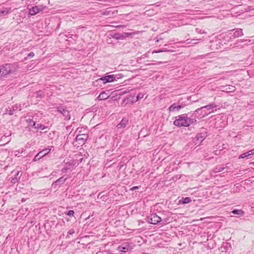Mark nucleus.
Listing matches in <instances>:
<instances>
[{
	"label": "nucleus",
	"instance_id": "nucleus-1",
	"mask_svg": "<svg viewBox=\"0 0 254 254\" xmlns=\"http://www.w3.org/2000/svg\"><path fill=\"white\" fill-rule=\"evenodd\" d=\"M196 122V120L190 119L184 115H182L178 117L174 122V124L178 127H189L190 124Z\"/></svg>",
	"mask_w": 254,
	"mask_h": 254
},
{
	"label": "nucleus",
	"instance_id": "nucleus-2",
	"mask_svg": "<svg viewBox=\"0 0 254 254\" xmlns=\"http://www.w3.org/2000/svg\"><path fill=\"white\" fill-rule=\"evenodd\" d=\"M137 32H122L117 33L111 32L109 33V37L114 38L116 40H126L127 38H132L133 36H134Z\"/></svg>",
	"mask_w": 254,
	"mask_h": 254
},
{
	"label": "nucleus",
	"instance_id": "nucleus-3",
	"mask_svg": "<svg viewBox=\"0 0 254 254\" xmlns=\"http://www.w3.org/2000/svg\"><path fill=\"white\" fill-rule=\"evenodd\" d=\"M14 64H5L0 65V77H5L11 72L15 71Z\"/></svg>",
	"mask_w": 254,
	"mask_h": 254
},
{
	"label": "nucleus",
	"instance_id": "nucleus-4",
	"mask_svg": "<svg viewBox=\"0 0 254 254\" xmlns=\"http://www.w3.org/2000/svg\"><path fill=\"white\" fill-rule=\"evenodd\" d=\"M191 96H186L184 99L182 98L179 101H183L179 105H177L174 103L172 104L169 108V110L170 112H174L175 111H179L181 109L184 108L185 106L189 105L190 103V99Z\"/></svg>",
	"mask_w": 254,
	"mask_h": 254
},
{
	"label": "nucleus",
	"instance_id": "nucleus-5",
	"mask_svg": "<svg viewBox=\"0 0 254 254\" xmlns=\"http://www.w3.org/2000/svg\"><path fill=\"white\" fill-rule=\"evenodd\" d=\"M50 23L48 25L49 28H51L53 31H57L60 28L61 21L57 18H53L50 20Z\"/></svg>",
	"mask_w": 254,
	"mask_h": 254
},
{
	"label": "nucleus",
	"instance_id": "nucleus-6",
	"mask_svg": "<svg viewBox=\"0 0 254 254\" xmlns=\"http://www.w3.org/2000/svg\"><path fill=\"white\" fill-rule=\"evenodd\" d=\"M115 77L114 74H105L97 80V82L102 81V83L105 84L107 83L112 82L115 81Z\"/></svg>",
	"mask_w": 254,
	"mask_h": 254
},
{
	"label": "nucleus",
	"instance_id": "nucleus-7",
	"mask_svg": "<svg viewBox=\"0 0 254 254\" xmlns=\"http://www.w3.org/2000/svg\"><path fill=\"white\" fill-rule=\"evenodd\" d=\"M133 245L132 243L126 242L123 243L119 247L118 250L120 252L126 253L133 249Z\"/></svg>",
	"mask_w": 254,
	"mask_h": 254
},
{
	"label": "nucleus",
	"instance_id": "nucleus-8",
	"mask_svg": "<svg viewBox=\"0 0 254 254\" xmlns=\"http://www.w3.org/2000/svg\"><path fill=\"white\" fill-rule=\"evenodd\" d=\"M162 220V219L160 217L158 216L155 213H153L150 214L147 217V222L151 224H157L158 223L160 222Z\"/></svg>",
	"mask_w": 254,
	"mask_h": 254
},
{
	"label": "nucleus",
	"instance_id": "nucleus-9",
	"mask_svg": "<svg viewBox=\"0 0 254 254\" xmlns=\"http://www.w3.org/2000/svg\"><path fill=\"white\" fill-rule=\"evenodd\" d=\"M208 114L209 113L206 112V110H204V108H202V107L196 109L193 113V115L195 117L199 119L203 118L207 116Z\"/></svg>",
	"mask_w": 254,
	"mask_h": 254
},
{
	"label": "nucleus",
	"instance_id": "nucleus-10",
	"mask_svg": "<svg viewBox=\"0 0 254 254\" xmlns=\"http://www.w3.org/2000/svg\"><path fill=\"white\" fill-rule=\"evenodd\" d=\"M51 151L50 148H46L40 151L34 158V161H37L41 158L44 157L46 155L48 154Z\"/></svg>",
	"mask_w": 254,
	"mask_h": 254
},
{
	"label": "nucleus",
	"instance_id": "nucleus-11",
	"mask_svg": "<svg viewBox=\"0 0 254 254\" xmlns=\"http://www.w3.org/2000/svg\"><path fill=\"white\" fill-rule=\"evenodd\" d=\"M88 137V135L86 133H83L80 134H78L75 140L76 141L78 142L79 144H84L86 141L87 140Z\"/></svg>",
	"mask_w": 254,
	"mask_h": 254
},
{
	"label": "nucleus",
	"instance_id": "nucleus-12",
	"mask_svg": "<svg viewBox=\"0 0 254 254\" xmlns=\"http://www.w3.org/2000/svg\"><path fill=\"white\" fill-rule=\"evenodd\" d=\"M143 97V96H128L127 98L124 99V103H125L126 104H131L136 102L139 99L142 98Z\"/></svg>",
	"mask_w": 254,
	"mask_h": 254
},
{
	"label": "nucleus",
	"instance_id": "nucleus-13",
	"mask_svg": "<svg viewBox=\"0 0 254 254\" xmlns=\"http://www.w3.org/2000/svg\"><path fill=\"white\" fill-rule=\"evenodd\" d=\"M57 111L63 115L66 120H69L70 116L69 112L66 109L64 108L63 107L59 106L57 107Z\"/></svg>",
	"mask_w": 254,
	"mask_h": 254
},
{
	"label": "nucleus",
	"instance_id": "nucleus-14",
	"mask_svg": "<svg viewBox=\"0 0 254 254\" xmlns=\"http://www.w3.org/2000/svg\"><path fill=\"white\" fill-rule=\"evenodd\" d=\"M67 178H64V176L61 177L52 184V187L55 189H57L58 187H60L61 185L64 184Z\"/></svg>",
	"mask_w": 254,
	"mask_h": 254
},
{
	"label": "nucleus",
	"instance_id": "nucleus-15",
	"mask_svg": "<svg viewBox=\"0 0 254 254\" xmlns=\"http://www.w3.org/2000/svg\"><path fill=\"white\" fill-rule=\"evenodd\" d=\"M207 133L206 132L198 133L196 136L194 137V142L198 141V142H202L203 140L206 137Z\"/></svg>",
	"mask_w": 254,
	"mask_h": 254
},
{
	"label": "nucleus",
	"instance_id": "nucleus-16",
	"mask_svg": "<svg viewBox=\"0 0 254 254\" xmlns=\"http://www.w3.org/2000/svg\"><path fill=\"white\" fill-rule=\"evenodd\" d=\"M128 120H129V118L128 116L125 117L124 118H123L122 119L121 122L117 125V127L118 129L125 128L127 127V123L128 122Z\"/></svg>",
	"mask_w": 254,
	"mask_h": 254
},
{
	"label": "nucleus",
	"instance_id": "nucleus-17",
	"mask_svg": "<svg viewBox=\"0 0 254 254\" xmlns=\"http://www.w3.org/2000/svg\"><path fill=\"white\" fill-rule=\"evenodd\" d=\"M129 92V90L128 89L114 91L111 92L109 95H124V94H127Z\"/></svg>",
	"mask_w": 254,
	"mask_h": 254
},
{
	"label": "nucleus",
	"instance_id": "nucleus-18",
	"mask_svg": "<svg viewBox=\"0 0 254 254\" xmlns=\"http://www.w3.org/2000/svg\"><path fill=\"white\" fill-rule=\"evenodd\" d=\"M216 107V105L215 104L212 103L205 106H203L202 108H204V110H207L208 111H210L208 113L209 114H210V113L214 111V109Z\"/></svg>",
	"mask_w": 254,
	"mask_h": 254
},
{
	"label": "nucleus",
	"instance_id": "nucleus-19",
	"mask_svg": "<svg viewBox=\"0 0 254 254\" xmlns=\"http://www.w3.org/2000/svg\"><path fill=\"white\" fill-rule=\"evenodd\" d=\"M232 31H234L233 36L234 38L239 37L243 34V30L242 29H233Z\"/></svg>",
	"mask_w": 254,
	"mask_h": 254
},
{
	"label": "nucleus",
	"instance_id": "nucleus-20",
	"mask_svg": "<svg viewBox=\"0 0 254 254\" xmlns=\"http://www.w3.org/2000/svg\"><path fill=\"white\" fill-rule=\"evenodd\" d=\"M253 151H254V150H251L247 152H245V153L242 154L239 156V158H246V157H247L250 156L251 155H253L254 154Z\"/></svg>",
	"mask_w": 254,
	"mask_h": 254
},
{
	"label": "nucleus",
	"instance_id": "nucleus-21",
	"mask_svg": "<svg viewBox=\"0 0 254 254\" xmlns=\"http://www.w3.org/2000/svg\"><path fill=\"white\" fill-rule=\"evenodd\" d=\"M38 13H39V11L36 6H33L29 9V14L31 15H34Z\"/></svg>",
	"mask_w": 254,
	"mask_h": 254
},
{
	"label": "nucleus",
	"instance_id": "nucleus-22",
	"mask_svg": "<svg viewBox=\"0 0 254 254\" xmlns=\"http://www.w3.org/2000/svg\"><path fill=\"white\" fill-rule=\"evenodd\" d=\"M191 201L190 197H186L184 198H183L182 200H180L179 201L180 203L182 204H187L190 203Z\"/></svg>",
	"mask_w": 254,
	"mask_h": 254
},
{
	"label": "nucleus",
	"instance_id": "nucleus-23",
	"mask_svg": "<svg viewBox=\"0 0 254 254\" xmlns=\"http://www.w3.org/2000/svg\"><path fill=\"white\" fill-rule=\"evenodd\" d=\"M26 122L28 124V126L30 127H35L36 125V123L30 118H28V119H27Z\"/></svg>",
	"mask_w": 254,
	"mask_h": 254
},
{
	"label": "nucleus",
	"instance_id": "nucleus-24",
	"mask_svg": "<svg viewBox=\"0 0 254 254\" xmlns=\"http://www.w3.org/2000/svg\"><path fill=\"white\" fill-rule=\"evenodd\" d=\"M232 213L233 214H236V215H243L244 214V211L241 210V209H234L232 211Z\"/></svg>",
	"mask_w": 254,
	"mask_h": 254
},
{
	"label": "nucleus",
	"instance_id": "nucleus-25",
	"mask_svg": "<svg viewBox=\"0 0 254 254\" xmlns=\"http://www.w3.org/2000/svg\"><path fill=\"white\" fill-rule=\"evenodd\" d=\"M35 128H36V129H40L41 130H44L47 128H48L47 127H46L44 125H41V124H36V125L34 127Z\"/></svg>",
	"mask_w": 254,
	"mask_h": 254
},
{
	"label": "nucleus",
	"instance_id": "nucleus-26",
	"mask_svg": "<svg viewBox=\"0 0 254 254\" xmlns=\"http://www.w3.org/2000/svg\"><path fill=\"white\" fill-rule=\"evenodd\" d=\"M8 13H9V10L7 8H5L3 10H0V16H2L4 15H5L7 14Z\"/></svg>",
	"mask_w": 254,
	"mask_h": 254
},
{
	"label": "nucleus",
	"instance_id": "nucleus-27",
	"mask_svg": "<svg viewBox=\"0 0 254 254\" xmlns=\"http://www.w3.org/2000/svg\"><path fill=\"white\" fill-rule=\"evenodd\" d=\"M225 90H226V93L231 92H232V91H234L235 90V87L232 86H231V87L230 86H227L226 87Z\"/></svg>",
	"mask_w": 254,
	"mask_h": 254
},
{
	"label": "nucleus",
	"instance_id": "nucleus-28",
	"mask_svg": "<svg viewBox=\"0 0 254 254\" xmlns=\"http://www.w3.org/2000/svg\"><path fill=\"white\" fill-rule=\"evenodd\" d=\"M35 6L37 8L39 12H40V11H43L45 8H46V5L44 6V5H42V4H39L38 5H35Z\"/></svg>",
	"mask_w": 254,
	"mask_h": 254
},
{
	"label": "nucleus",
	"instance_id": "nucleus-29",
	"mask_svg": "<svg viewBox=\"0 0 254 254\" xmlns=\"http://www.w3.org/2000/svg\"><path fill=\"white\" fill-rule=\"evenodd\" d=\"M111 12V10H106L105 11H101L100 14L102 15H104V16L109 15L110 14Z\"/></svg>",
	"mask_w": 254,
	"mask_h": 254
},
{
	"label": "nucleus",
	"instance_id": "nucleus-30",
	"mask_svg": "<svg viewBox=\"0 0 254 254\" xmlns=\"http://www.w3.org/2000/svg\"><path fill=\"white\" fill-rule=\"evenodd\" d=\"M224 169V167H217L213 170V171L215 173H219L223 171Z\"/></svg>",
	"mask_w": 254,
	"mask_h": 254
},
{
	"label": "nucleus",
	"instance_id": "nucleus-31",
	"mask_svg": "<svg viewBox=\"0 0 254 254\" xmlns=\"http://www.w3.org/2000/svg\"><path fill=\"white\" fill-rule=\"evenodd\" d=\"M110 96H108L107 98H104V96H97V97L95 99L96 101H101L104 100H106Z\"/></svg>",
	"mask_w": 254,
	"mask_h": 254
},
{
	"label": "nucleus",
	"instance_id": "nucleus-32",
	"mask_svg": "<svg viewBox=\"0 0 254 254\" xmlns=\"http://www.w3.org/2000/svg\"><path fill=\"white\" fill-rule=\"evenodd\" d=\"M163 52H174V50L172 49H169L166 47H163L162 48Z\"/></svg>",
	"mask_w": 254,
	"mask_h": 254
},
{
	"label": "nucleus",
	"instance_id": "nucleus-33",
	"mask_svg": "<svg viewBox=\"0 0 254 254\" xmlns=\"http://www.w3.org/2000/svg\"><path fill=\"white\" fill-rule=\"evenodd\" d=\"M114 76L115 77V81H116L117 79L121 78L123 75L121 73L117 74H114Z\"/></svg>",
	"mask_w": 254,
	"mask_h": 254
},
{
	"label": "nucleus",
	"instance_id": "nucleus-34",
	"mask_svg": "<svg viewBox=\"0 0 254 254\" xmlns=\"http://www.w3.org/2000/svg\"><path fill=\"white\" fill-rule=\"evenodd\" d=\"M34 56V53L33 52H31L30 53H29L27 57L25 58V59H30L32 57H33Z\"/></svg>",
	"mask_w": 254,
	"mask_h": 254
},
{
	"label": "nucleus",
	"instance_id": "nucleus-35",
	"mask_svg": "<svg viewBox=\"0 0 254 254\" xmlns=\"http://www.w3.org/2000/svg\"><path fill=\"white\" fill-rule=\"evenodd\" d=\"M66 214L68 216H73V215L74 214V212L73 210H69Z\"/></svg>",
	"mask_w": 254,
	"mask_h": 254
},
{
	"label": "nucleus",
	"instance_id": "nucleus-36",
	"mask_svg": "<svg viewBox=\"0 0 254 254\" xmlns=\"http://www.w3.org/2000/svg\"><path fill=\"white\" fill-rule=\"evenodd\" d=\"M13 110L19 109V110H21V105H14L13 106Z\"/></svg>",
	"mask_w": 254,
	"mask_h": 254
},
{
	"label": "nucleus",
	"instance_id": "nucleus-37",
	"mask_svg": "<svg viewBox=\"0 0 254 254\" xmlns=\"http://www.w3.org/2000/svg\"><path fill=\"white\" fill-rule=\"evenodd\" d=\"M161 40H163V38H162L160 36H158L156 37V42L158 43Z\"/></svg>",
	"mask_w": 254,
	"mask_h": 254
},
{
	"label": "nucleus",
	"instance_id": "nucleus-38",
	"mask_svg": "<svg viewBox=\"0 0 254 254\" xmlns=\"http://www.w3.org/2000/svg\"><path fill=\"white\" fill-rule=\"evenodd\" d=\"M162 52H163L162 48V49H161L158 50H155V51H154L153 52V53H162Z\"/></svg>",
	"mask_w": 254,
	"mask_h": 254
},
{
	"label": "nucleus",
	"instance_id": "nucleus-39",
	"mask_svg": "<svg viewBox=\"0 0 254 254\" xmlns=\"http://www.w3.org/2000/svg\"><path fill=\"white\" fill-rule=\"evenodd\" d=\"M74 233V231L73 229H70L67 232V234L68 235H72Z\"/></svg>",
	"mask_w": 254,
	"mask_h": 254
},
{
	"label": "nucleus",
	"instance_id": "nucleus-40",
	"mask_svg": "<svg viewBox=\"0 0 254 254\" xmlns=\"http://www.w3.org/2000/svg\"><path fill=\"white\" fill-rule=\"evenodd\" d=\"M195 31L196 32H197L198 33H200V34L203 33L204 32L203 31H202V30L199 29L198 28H196Z\"/></svg>",
	"mask_w": 254,
	"mask_h": 254
},
{
	"label": "nucleus",
	"instance_id": "nucleus-41",
	"mask_svg": "<svg viewBox=\"0 0 254 254\" xmlns=\"http://www.w3.org/2000/svg\"><path fill=\"white\" fill-rule=\"evenodd\" d=\"M106 91H102V92L99 94V95H103V94H108V93H106ZM107 91H108V92H109V91H109V90H108Z\"/></svg>",
	"mask_w": 254,
	"mask_h": 254
},
{
	"label": "nucleus",
	"instance_id": "nucleus-42",
	"mask_svg": "<svg viewBox=\"0 0 254 254\" xmlns=\"http://www.w3.org/2000/svg\"><path fill=\"white\" fill-rule=\"evenodd\" d=\"M214 235H212V234H209V235H208V237H207V240H208L209 239H212L213 237H214Z\"/></svg>",
	"mask_w": 254,
	"mask_h": 254
},
{
	"label": "nucleus",
	"instance_id": "nucleus-43",
	"mask_svg": "<svg viewBox=\"0 0 254 254\" xmlns=\"http://www.w3.org/2000/svg\"><path fill=\"white\" fill-rule=\"evenodd\" d=\"M138 189V187L135 186V187H133L131 188L130 190H132V191H133V190H134Z\"/></svg>",
	"mask_w": 254,
	"mask_h": 254
},
{
	"label": "nucleus",
	"instance_id": "nucleus-44",
	"mask_svg": "<svg viewBox=\"0 0 254 254\" xmlns=\"http://www.w3.org/2000/svg\"><path fill=\"white\" fill-rule=\"evenodd\" d=\"M8 114L9 115H12L13 114V112L12 110H10L8 112Z\"/></svg>",
	"mask_w": 254,
	"mask_h": 254
},
{
	"label": "nucleus",
	"instance_id": "nucleus-45",
	"mask_svg": "<svg viewBox=\"0 0 254 254\" xmlns=\"http://www.w3.org/2000/svg\"><path fill=\"white\" fill-rule=\"evenodd\" d=\"M17 181V179L16 178H13L12 180V182L15 183L16 181Z\"/></svg>",
	"mask_w": 254,
	"mask_h": 254
},
{
	"label": "nucleus",
	"instance_id": "nucleus-46",
	"mask_svg": "<svg viewBox=\"0 0 254 254\" xmlns=\"http://www.w3.org/2000/svg\"><path fill=\"white\" fill-rule=\"evenodd\" d=\"M73 35L72 34H70L69 33H68V35H66L65 36L67 38H70L71 37V36Z\"/></svg>",
	"mask_w": 254,
	"mask_h": 254
},
{
	"label": "nucleus",
	"instance_id": "nucleus-47",
	"mask_svg": "<svg viewBox=\"0 0 254 254\" xmlns=\"http://www.w3.org/2000/svg\"><path fill=\"white\" fill-rule=\"evenodd\" d=\"M66 170H67L66 169H62V171L63 173H65L66 171Z\"/></svg>",
	"mask_w": 254,
	"mask_h": 254
},
{
	"label": "nucleus",
	"instance_id": "nucleus-48",
	"mask_svg": "<svg viewBox=\"0 0 254 254\" xmlns=\"http://www.w3.org/2000/svg\"><path fill=\"white\" fill-rule=\"evenodd\" d=\"M37 92V96L41 95V94H40V93L41 92V91H38V92Z\"/></svg>",
	"mask_w": 254,
	"mask_h": 254
},
{
	"label": "nucleus",
	"instance_id": "nucleus-49",
	"mask_svg": "<svg viewBox=\"0 0 254 254\" xmlns=\"http://www.w3.org/2000/svg\"><path fill=\"white\" fill-rule=\"evenodd\" d=\"M124 27H125V26H124V25H119V26H118V27H119V28Z\"/></svg>",
	"mask_w": 254,
	"mask_h": 254
},
{
	"label": "nucleus",
	"instance_id": "nucleus-50",
	"mask_svg": "<svg viewBox=\"0 0 254 254\" xmlns=\"http://www.w3.org/2000/svg\"><path fill=\"white\" fill-rule=\"evenodd\" d=\"M247 40H245L244 41H242V42H247Z\"/></svg>",
	"mask_w": 254,
	"mask_h": 254
},
{
	"label": "nucleus",
	"instance_id": "nucleus-51",
	"mask_svg": "<svg viewBox=\"0 0 254 254\" xmlns=\"http://www.w3.org/2000/svg\"><path fill=\"white\" fill-rule=\"evenodd\" d=\"M20 152H23V150H20V151H18V153H20Z\"/></svg>",
	"mask_w": 254,
	"mask_h": 254
},
{
	"label": "nucleus",
	"instance_id": "nucleus-52",
	"mask_svg": "<svg viewBox=\"0 0 254 254\" xmlns=\"http://www.w3.org/2000/svg\"><path fill=\"white\" fill-rule=\"evenodd\" d=\"M20 152H23V150H20V151H18V153H20Z\"/></svg>",
	"mask_w": 254,
	"mask_h": 254
},
{
	"label": "nucleus",
	"instance_id": "nucleus-53",
	"mask_svg": "<svg viewBox=\"0 0 254 254\" xmlns=\"http://www.w3.org/2000/svg\"><path fill=\"white\" fill-rule=\"evenodd\" d=\"M20 152H23V150H20V151H18V153H20Z\"/></svg>",
	"mask_w": 254,
	"mask_h": 254
},
{
	"label": "nucleus",
	"instance_id": "nucleus-54",
	"mask_svg": "<svg viewBox=\"0 0 254 254\" xmlns=\"http://www.w3.org/2000/svg\"><path fill=\"white\" fill-rule=\"evenodd\" d=\"M132 100H135V97H134V98H133Z\"/></svg>",
	"mask_w": 254,
	"mask_h": 254
},
{
	"label": "nucleus",
	"instance_id": "nucleus-55",
	"mask_svg": "<svg viewBox=\"0 0 254 254\" xmlns=\"http://www.w3.org/2000/svg\"><path fill=\"white\" fill-rule=\"evenodd\" d=\"M141 95L140 93H138L137 95L139 96V95Z\"/></svg>",
	"mask_w": 254,
	"mask_h": 254
},
{
	"label": "nucleus",
	"instance_id": "nucleus-56",
	"mask_svg": "<svg viewBox=\"0 0 254 254\" xmlns=\"http://www.w3.org/2000/svg\"><path fill=\"white\" fill-rule=\"evenodd\" d=\"M128 95H129V96L132 95V93H130V94H129Z\"/></svg>",
	"mask_w": 254,
	"mask_h": 254
},
{
	"label": "nucleus",
	"instance_id": "nucleus-57",
	"mask_svg": "<svg viewBox=\"0 0 254 254\" xmlns=\"http://www.w3.org/2000/svg\"><path fill=\"white\" fill-rule=\"evenodd\" d=\"M114 97H115V96H113V98H112L111 99H113V98H114Z\"/></svg>",
	"mask_w": 254,
	"mask_h": 254
},
{
	"label": "nucleus",
	"instance_id": "nucleus-58",
	"mask_svg": "<svg viewBox=\"0 0 254 254\" xmlns=\"http://www.w3.org/2000/svg\"><path fill=\"white\" fill-rule=\"evenodd\" d=\"M164 46L166 47V46H167V45H165Z\"/></svg>",
	"mask_w": 254,
	"mask_h": 254
}]
</instances>
